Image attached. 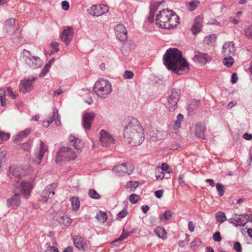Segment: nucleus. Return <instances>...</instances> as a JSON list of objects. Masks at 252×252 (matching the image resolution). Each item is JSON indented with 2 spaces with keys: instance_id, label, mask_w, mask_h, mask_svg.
I'll return each instance as SVG.
<instances>
[{
  "instance_id": "1a4fd4ad",
  "label": "nucleus",
  "mask_w": 252,
  "mask_h": 252,
  "mask_svg": "<svg viewBox=\"0 0 252 252\" xmlns=\"http://www.w3.org/2000/svg\"><path fill=\"white\" fill-rule=\"evenodd\" d=\"M181 94L180 90L173 89L167 97V106L169 111L173 112L177 108V103Z\"/></svg>"
},
{
  "instance_id": "cd10ccee",
  "label": "nucleus",
  "mask_w": 252,
  "mask_h": 252,
  "mask_svg": "<svg viewBox=\"0 0 252 252\" xmlns=\"http://www.w3.org/2000/svg\"><path fill=\"white\" fill-rule=\"evenodd\" d=\"M206 128L204 126L201 124H197L195 126V135L196 136L201 138H205V131Z\"/></svg>"
},
{
  "instance_id": "864d4df0",
  "label": "nucleus",
  "mask_w": 252,
  "mask_h": 252,
  "mask_svg": "<svg viewBox=\"0 0 252 252\" xmlns=\"http://www.w3.org/2000/svg\"><path fill=\"white\" fill-rule=\"evenodd\" d=\"M131 233H126L125 232L124 229L123 230V233L121 234L119 238L116 239L115 241L117 242L119 241L123 240L124 239L128 237L130 234Z\"/></svg>"
},
{
  "instance_id": "2eb2a0df",
  "label": "nucleus",
  "mask_w": 252,
  "mask_h": 252,
  "mask_svg": "<svg viewBox=\"0 0 252 252\" xmlns=\"http://www.w3.org/2000/svg\"><path fill=\"white\" fill-rule=\"evenodd\" d=\"M35 79V78L33 77L30 79L22 81L20 84V91L23 93L31 92L33 88V84Z\"/></svg>"
},
{
  "instance_id": "9b49d317",
  "label": "nucleus",
  "mask_w": 252,
  "mask_h": 252,
  "mask_svg": "<svg viewBox=\"0 0 252 252\" xmlns=\"http://www.w3.org/2000/svg\"><path fill=\"white\" fill-rule=\"evenodd\" d=\"M39 149L35 152L33 162L36 164L41 163L44 154L48 151V146L41 140H39Z\"/></svg>"
},
{
  "instance_id": "f8f14e48",
  "label": "nucleus",
  "mask_w": 252,
  "mask_h": 252,
  "mask_svg": "<svg viewBox=\"0 0 252 252\" xmlns=\"http://www.w3.org/2000/svg\"><path fill=\"white\" fill-rule=\"evenodd\" d=\"M108 11V7L105 4L94 5L88 9L90 14L97 17L106 13Z\"/></svg>"
},
{
  "instance_id": "e433bc0d",
  "label": "nucleus",
  "mask_w": 252,
  "mask_h": 252,
  "mask_svg": "<svg viewBox=\"0 0 252 252\" xmlns=\"http://www.w3.org/2000/svg\"><path fill=\"white\" fill-rule=\"evenodd\" d=\"M127 188L130 189L129 191H134L139 186L138 181H130L127 183Z\"/></svg>"
},
{
  "instance_id": "dca6fc26",
  "label": "nucleus",
  "mask_w": 252,
  "mask_h": 252,
  "mask_svg": "<svg viewBox=\"0 0 252 252\" xmlns=\"http://www.w3.org/2000/svg\"><path fill=\"white\" fill-rule=\"evenodd\" d=\"M57 187L55 184H51L47 186L43 190L41 196L40 201L43 203H47L49 198H51L54 194L53 189Z\"/></svg>"
},
{
  "instance_id": "052dcab7",
  "label": "nucleus",
  "mask_w": 252,
  "mask_h": 252,
  "mask_svg": "<svg viewBox=\"0 0 252 252\" xmlns=\"http://www.w3.org/2000/svg\"><path fill=\"white\" fill-rule=\"evenodd\" d=\"M54 121L53 118L52 117L49 118L47 121H45L43 122V126L44 127H48L49 125Z\"/></svg>"
},
{
  "instance_id": "2f4dec72",
  "label": "nucleus",
  "mask_w": 252,
  "mask_h": 252,
  "mask_svg": "<svg viewBox=\"0 0 252 252\" xmlns=\"http://www.w3.org/2000/svg\"><path fill=\"white\" fill-rule=\"evenodd\" d=\"M70 201L71 202L72 209L74 211L78 210L80 207V201L79 199L76 197H72L70 199Z\"/></svg>"
},
{
  "instance_id": "a19ab883",
  "label": "nucleus",
  "mask_w": 252,
  "mask_h": 252,
  "mask_svg": "<svg viewBox=\"0 0 252 252\" xmlns=\"http://www.w3.org/2000/svg\"><path fill=\"white\" fill-rule=\"evenodd\" d=\"M184 116L183 115L180 114L177 117V119L175 122L174 126L175 128H178L180 127L181 125V122L183 121Z\"/></svg>"
},
{
  "instance_id": "4d7b16f0",
  "label": "nucleus",
  "mask_w": 252,
  "mask_h": 252,
  "mask_svg": "<svg viewBox=\"0 0 252 252\" xmlns=\"http://www.w3.org/2000/svg\"><path fill=\"white\" fill-rule=\"evenodd\" d=\"M51 47H52V49L51 50V53H54L55 52H57L59 51V43L57 42H52L51 43Z\"/></svg>"
},
{
  "instance_id": "f704fd0d",
  "label": "nucleus",
  "mask_w": 252,
  "mask_h": 252,
  "mask_svg": "<svg viewBox=\"0 0 252 252\" xmlns=\"http://www.w3.org/2000/svg\"><path fill=\"white\" fill-rule=\"evenodd\" d=\"M0 102L2 106H5L6 104L5 92L2 88H0Z\"/></svg>"
},
{
  "instance_id": "37998d69",
  "label": "nucleus",
  "mask_w": 252,
  "mask_h": 252,
  "mask_svg": "<svg viewBox=\"0 0 252 252\" xmlns=\"http://www.w3.org/2000/svg\"><path fill=\"white\" fill-rule=\"evenodd\" d=\"M139 199L140 196L138 195L135 193H132L130 194L129 196V201L132 204L136 203Z\"/></svg>"
},
{
  "instance_id": "f03ea898",
  "label": "nucleus",
  "mask_w": 252,
  "mask_h": 252,
  "mask_svg": "<svg viewBox=\"0 0 252 252\" xmlns=\"http://www.w3.org/2000/svg\"><path fill=\"white\" fill-rule=\"evenodd\" d=\"M124 137L133 146L140 145L144 140V129L137 119L127 118L125 120Z\"/></svg>"
},
{
  "instance_id": "4c0bfd02",
  "label": "nucleus",
  "mask_w": 252,
  "mask_h": 252,
  "mask_svg": "<svg viewBox=\"0 0 252 252\" xmlns=\"http://www.w3.org/2000/svg\"><path fill=\"white\" fill-rule=\"evenodd\" d=\"M52 118H53L54 121L55 122V124L57 126H60L61 125V121L59 118L58 111L56 109L54 110Z\"/></svg>"
},
{
  "instance_id": "a878e982",
  "label": "nucleus",
  "mask_w": 252,
  "mask_h": 252,
  "mask_svg": "<svg viewBox=\"0 0 252 252\" xmlns=\"http://www.w3.org/2000/svg\"><path fill=\"white\" fill-rule=\"evenodd\" d=\"M15 24V19L13 18H10L7 20L4 24L3 31L6 33H10L12 32L14 30V28H13V26Z\"/></svg>"
},
{
  "instance_id": "bb28decb",
  "label": "nucleus",
  "mask_w": 252,
  "mask_h": 252,
  "mask_svg": "<svg viewBox=\"0 0 252 252\" xmlns=\"http://www.w3.org/2000/svg\"><path fill=\"white\" fill-rule=\"evenodd\" d=\"M31 132V129L28 128L23 131H20L17 135L15 136L14 138V141H18L21 140L23 138L26 137Z\"/></svg>"
},
{
  "instance_id": "b1692460",
  "label": "nucleus",
  "mask_w": 252,
  "mask_h": 252,
  "mask_svg": "<svg viewBox=\"0 0 252 252\" xmlns=\"http://www.w3.org/2000/svg\"><path fill=\"white\" fill-rule=\"evenodd\" d=\"M69 140L79 152L82 151L84 147V144L77 136L71 134L69 136Z\"/></svg>"
},
{
  "instance_id": "f3484780",
  "label": "nucleus",
  "mask_w": 252,
  "mask_h": 252,
  "mask_svg": "<svg viewBox=\"0 0 252 252\" xmlns=\"http://www.w3.org/2000/svg\"><path fill=\"white\" fill-rule=\"evenodd\" d=\"M115 34L117 38L120 41H125L127 38V30L126 27L122 24H118L114 28Z\"/></svg>"
},
{
  "instance_id": "603ef678",
  "label": "nucleus",
  "mask_w": 252,
  "mask_h": 252,
  "mask_svg": "<svg viewBox=\"0 0 252 252\" xmlns=\"http://www.w3.org/2000/svg\"><path fill=\"white\" fill-rule=\"evenodd\" d=\"M172 216L173 213L171 211H165L163 213L164 218L166 220H170Z\"/></svg>"
},
{
  "instance_id": "72a5a7b5",
  "label": "nucleus",
  "mask_w": 252,
  "mask_h": 252,
  "mask_svg": "<svg viewBox=\"0 0 252 252\" xmlns=\"http://www.w3.org/2000/svg\"><path fill=\"white\" fill-rule=\"evenodd\" d=\"M155 175L157 180H161L164 177V173L159 167H157L155 169Z\"/></svg>"
},
{
  "instance_id": "393cba45",
  "label": "nucleus",
  "mask_w": 252,
  "mask_h": 252,
  "mask_svg": "<svg viewBox=\"0 0 252 252\" xmlns=\"http://www.w3.org/2000/svg\"><path fill=\"white\" fill-rule=\"evenodd\" d=\"M202 23V18L199 16L196 17L191 28V31L193 34L196 35L201 31Z\"/></svg>"
},
{
  "instance_id": "5fc2aeb1",
  "label": "nucleus",
  "mask_w": 252,
  "mask_h": 252,
  "mask_svg": "<svg viewBox=\"0 0 252 252\" xmlns=\"http://www.w3.org/2000/svg\"><path fill=\"white\" fill-rule=\"evenodd\" d=\"M213 239L216 242H220L221 240L220 233L219 231H217L214 233Z\"/></svg>"
},
{
  "instance_id": "39448f33",
  "label": "nucleus",
  "mask_w": 252,
  "mask_h": 252,
  "mask_svg": "<svg viewBox=\"0 0 252 252\" xmlns=\"http://www.w3.org/2000/svg\"><path fill=\"white\" fill-rule=\"evenodd\" d=\"M32 188L33 185L31 181L26 180H17L15 183L14 190L27 200L31 196Z\"/></svg>"
},
{
  "instance_id": "6e6d98bb",
  "label": "nucleus",
  "mask_w": 252,
  "mask_h": 252,
  "mask_svg": "<svg viewBox=\"0 0 252 252\" xmlns=\"http://www.w3.org/2000/svg\"><path fill=\"white\" fill-rule=\"evenodd\" d=\"M199 2L197 1H191L189 3V6L188 7L190 11H193L194 10L197 6L198 5Z\"/></svg>"
},
{
  "instance_id": "de8ad7c7",
  "label": "nucleus",
  "mask_w": 252,
  "mask_h": 252,
  "mask_svg": "<svg viewBox=\"0 0 252 252\" xmlns=\"http://www.w3.org/2000/svg\"><path fill=\"white\" fill-rule=\"evenodd\" d=\"M32 141H28L26 143H23L21 145L22 148L24 151H29L32 148Z\"/></svg>"
},
{
  "instance_id": "774afa93",
  "label": "nucleus",
  "mask_w": 252,
  "mask_h": 252,
  "mask_svg": "<svg viewBox=\"0 0 252 252\" xmlns=\"http://www.w3.org/2000/svg\"><path fill=\"white\" fill-rule=\"evenodd\" d=\"M163 190L162 189L158 190L155 192V196L158 198H161L163 195Z\"/></svg>"
},
{
  "instance_id": "7ed1b4c3",
  "label": "nucleus",
  "mask_w": 252,
  "mask_h": 252,
  "mask_svg": "<svg viewBox=\"0 0 252 252\" xmlns=\"http://www.w3.org/2000/svg\"><path fill=\"white\" fill-rule=\"evenodd\" d=\"M179 17L172 10L163 9L156 14L157 25L163 29H170L177 26Z\"/></svg>"
},
{
  "instance_id": "c9c22d12",
  "label": "nucleus",
  "mask_w": 252,
  "mask_h": 252,
  "mask_svg": "<svg viewBox=\"0 0 252 252\" xmlns=\"http://www.w3.org/2000/svg\"><path fill=\"white\" fill-rule=\"evenodd\" d=\"M96 218L100 222L104 223L107 220V214L105 213L99 212L97 213Z\"/></svg>"
},
{
  "instance_id": "423d86ee",
  "label": "nucleus",
  "mask_w": 252,
  "mask_h": 252,
  "mask_svg": "<svg viewBox=\"0 0 252 252\" xmlns=\"http://www.w3.org/2000/svg\"><path fill=\"white\" fill-rule=\"evenodd\" d=\"M21 59L32 69L38 68L43 64L42 61L38 57L32 55L29 51L26 49L23 50Z\"/></svg>"
},
{
  "instance_id": "e2e57ef3",
  "label": "nucleus",
  "mask_w": 252,
  "mask_h": 252,
  "mask_svg": "<svg viewBox=\"0 0 252 252\" xmlns=\"http://www.w3.org/2000/svg\"><path fill=\"white\" fill-rule=\"evenodd\" d=\"M127 214V211L126 209H124L121 211H120L119 214H118V216L120 218H125Z\"/></svg>"
},
{
  "instance_id": "338daca9",
  "label": "nucleus",
  "mask_w": 252,
  "mask_h": 252,
  "mask_svg": "<svg viewBox=\"0 0 252 252\" xmlns=\"http://www.w3.org/2000/svg\"><path fill=\"white\" fill-rule=\"evenodd\" d=\"M69 7V4L68 1H63L62 2V9L64 10H67L68 9Z\"/></svg>"
},
{
  "instance_id": "6e6552de",
  "label": "nucleus",
  "mask_w": 252,
  "mask_h": 252,
  "mask_svg": "<svg viewBox=\"0 0 252 252\" xmlns=\"http://www.w3.org/2000/svg\"><path fill=\"white\" fill-rule=\"evenodd\" d=\"M32 171V169L31 168L29 170L28 168H22L16 165H12L9 167L8 176L11 180H13L15 183L16 181L21 180L22 176L30 173Z\"/></svg>"
},
{
  "instance_id": "4be33fe9",
  "label": "nucleus",
  "mask_w": 252,
  "mask_h": 252,
  "mask_svg": "<svg viewBox=\"0 0 252 252\" xmlns=\"http://www.w3.org/2000/svg\"><path fill=\"white\" fill-rule=\"evenodd\" d=\"M193 60L195 62L205 64L210 62L212 61V58L206 53L197 52L193 57Z\"/></svg>"
},
{
  "instance_id": "c756f323",
  "label": "nucleus",
  "mask_w": 252,
  "mask_h": 252,
  "mask_svg": "<svg viewBox=\"0 0 252 252\" xmlns=\"http://www.w3.org/2000/svg\"><path fill=\"white\" fill-rule=\"evenodd\" d=\"M58 221L61 224L68 226L71 223V219H70L67 216H62L60 217Z\"/></svg>"
},
{
  "instance_id": "a211bd4d",
  "label": "nucleus",
  "mask_w": 252,
  "mask_h": 252,
  "mask_svg": "<svg viewBox=\"0 0 252 252\" xmlns=\"http://www.w3.org/2000/svg\"><path fill=\"white\" fill-rule=\"evenodd\" d=\"M19 193H15L11 197L6 200V204L8 208L17 209L21 204V198Z\"/></svg>"
},
{
  "instance_id": "58836bf2",
  "label": "nucleus",
  "mask_w": 252,
  "mask_h": 252,
  "mask_svg": "<svg viewBox=\"0 0 252 252\" xmlns=\"http://www.w3.org/2000/svg\"><path fill=\"white\" fill-rule=\"evenodd\" d=\"M89 195L91 198L94 199H98L101 197L100 195L94 189H91L89 191Z\"/></svg>"
},
{
  "instance_id": "ea45409f",
  "label": "nucleus",
  "mask_w": 252,
  "mask_h": 252,
  "mask_svg": "<svg viewBox=\"0 0 252 252\" xmlns=\"http://www.w3.org/2000/svg\"><path fill=\"white\" fill-rule=\"evenodd\" d=\"M50 62L49 63H47L45 65L43 68L42 69L41 73L39 75L40 77H43L49 71L50 66H51V63Z\"/></svg>"
},
{
  "instance_id": "c85d7f7f",
  "label": "nucleus",
  "mask_w": 252,
  "mask_h": 252,
  "mask_svg": "<svg viewBox=\"0 0 252 252\" xmlns=\"http://www.w3.org/2000/svg\"><path fill=\"white\" fill-rule=\"evenodd\" d=\"M155 233L159 238L164 240L166 238V232L163 227L158 226L155 229Z\"/></svg>"
},
{
  "instance_id": "8fccbe9b",
  "label": "nucleus",
  "mask_w": 252,
  "mask_h": 252,
  "mask_svg": "<svg viewBox=\"0 0 252 252\" xmlns=\"http://www.w3.org/2000/svg\"><path fill=\"white\" fill-rule=\"evenodd\" d=\"M123 76L125 79H131L133 77L134 73L131 71L126 70L124 72Z\"/></svg>"
},
{
  "instance_id": "0eeeda50",
  "label": "nucleus",
  "mask_w": 252,
  "mask_h": 252,
  "mask_svg": "<svg viewBox=\"0 0 252 252\" xmlns=\"http://www.w3.org/2000/svg\"><path fill=\"white\" fill-rule=\"evenodd\" d=\"M76 157V154L71 148L63 147L59 149L57 154L56 162L57 163H60L62 161L73 160Z\"/></svg>"
},
{
  "instance_id": "69168bd1",
  "label": "nucleus",
  "mask_w": 252,
  "mask_h": 252,
  "mask_svg": "<svg viewBox=\"0 0 252 252\" xmlns=\"http://www.w3.org/2000/svg\"><path fill=\"white\" fill-rule=\"evenodd\" d=\"M7 91L8 93V95H9L13 99H15L16 97V95L13 93L12 91L11 88L10 87H8L7 89Z\"/></svg>"
},
{
  "instance_id": "20e7f679",
  "label": "nucleus",
  "mask_w": 252,
  "mask_h": 252,
  "mask_svg": "<svg viewBox=\"0 0 252 252\" xmlns=\"http://www.w3.org/2000/svg\"><path fill=\"white\" fill-rule=\"evenodd\" d=\"M93 91L99 98H107L112 92L111 83L108 80L99 79L95 83Z\"/></svg>"
},
{
  "instance_id": "f257e3e1",
  "label": "nucleus",
  "mask_w": 252,
  "mask_h": 252,
  "mask_svg": "<svg viewBox=\"0 0 252 252\" xmlns=\"http://www.w3.org/2000/svg\"><path fill=\"white\" fill-rule=\"evenodd\" d=\"M163 59L166 68L179 75L189 69L188 63L182 57L181 51L177 48H170L167 49L163 55Z\"/></svg>"
},
{
  "instance_id": "473e14b6",
  "label": "nucleus",
  "mask_w": 252,
  "mask_h": 252,
  "mask_svg": "<svg viewBox=\"0 0 252 252\" xmlns=\"http://www.w3.org/2000/svg\"><path fill=\"white\" fill-rule=\"evenodd\" d=\"M232 57L233 56L224 57L223 63L224 64V65L229 67L233 65L234 61L232 58Z\"/></svg>"
},
{
  "instance_id": "0e129e2a",
  "label": "nucleus",
  "mask_w": 252,
  "mask_h": 252,
  "mask_svg": "<svg viewBox=\"0 0 252 252\" xmlns=\"http://www.w3.org/2000/svg\"><path fill=\"white\" fill-rule=\"evenodd\" d=\"M46 252H59V251L55 247L49 246L46 249Z\"/></svg>"
},
{
  "instance_id": "aec40b11",
  "label": "nucleus",
  "mask_w": 252,
  "mask_h": 252,
  "mask_svg": "<svg viewBox=\"0 0 252 252\" xmlns=\"http://www.w3.org/2000/svg\"><path fill=\"white\" fill-rule=\"evenodd\" d=\"M234 43L228 42L224 43L222 49V54L224 57L233 56L235 54Z\"/></svg>"
},
{
  "instance_id": "bf43d9fd",
  "label": "nucleus",
  "mask_w": 252,
  "mask_h": 252,
  "mask_svg": "<svg viewBox=\"0 0 252 252\" xmlns=\"http://www.w3.org/2000/svg\"><path fill=\"white\" fill-rule=\"evenodd\" d=\"M156 12V9H155L153 7H152L150 10V14L148 20L150 22H152L153 21L154 15Z\"/></svg>"
},
{
  "instance_id": "c03bdc74",
  "label": "nucleus",
  "mask_w": 252,
  "mask_h": 252,
  "mask_svg": "<svg viewBox=\"0 0 252 252\" xmlns=\"http://www.w3.org/2000/svg\"><path fill=\"white\" fill-rule=\"evenodd\" d=\"M216 188L219 194L222 196L224 193V186L221 183H218L216 185Z\"/></svg>"
},
{
  "instance_id": "09e8293b",
  "label": "nucleus",
  "mask_w": 252,
  "mask_h": 252,
  "mask_svg": "<svg viewBox=\"0 0 252 252\" xmlns=\"http://www.w3.org/2000/svg\"><path fill=\"white\" fill-rule=\"evenodd\" d=\"M160 168L162 169V171H166L168 174L173 172L172 169L166 163H162Z\"/></svg>"
},
{
  "instance_id": "6ab92c4d",
  "label": "nucleus",
  "mask_w": 252,
  "mask_h": 252,
  "mask_svg": "<svg viewBox=\"0 0 252 252\" xmlns=\"http://www.w3.org/2000/svg\"><path fill=\"white\" fill-rule=\"evenodd\" d=\"M73 35V30L71 27H67L62 32L61 38L66 45H68L72 40Z\"/></svg>"
},
{
  "instance_id": "ddd939ff",
  "label": "nucleus",
  "mask_w": 252,
  "mask_h": 252,
  "mask_svg": "<svg viewBox=\"0 0 252 252\" xmlns=\"http://www.w3.org/2000/svg\"><path fill=\"white\" fill-rule=\"evenodd\" d=\"M246 214H234L233 217L228 219V222L235 226H244L248 222Z\"/></svg>"
},
{
  "instance_id": "13d9d810",
  "label": "nucleus",
  "mask_w": 252,
  "mask_h": 252,
  "mask_svg": "<svg viewBox=\"0 0 252 252\" xmlns=\"http://www.w3.org/2000/svg\"><path fill=\"white\" fill-rule=\"evenodd\" d=\"M233 248L237 252H241L242 251L241 245L239 242L234 243Z\"/></svg>"
},
{
  "instance_id": "680f3d73",
  "label": "nucleus",
  "mask_w": 252,
  "mask_h": 252,
  "mask_svg": "<svg viewBox=\"0 0 252 252\" xmlns=\"http://www.w3.org/2000/svg\"><path fill=\"white\" fill-rule=\"evenodd\" d=\"M178 182L180 186H185L186 185V183L184 180V177L183 174H181L179 175L178 177Z\"/></svg>"
},
{
  "instance_id": "7c9ffc66",
  "label": "nucleus",
  "mask_w": 252,
  "mask_h": 252,
  "mask_svg": "<svg viewBox=\"0 0 252 252\" xmlns=\"http://www.w3.org/2000/svg\"><path fill=\"white\" fill-rule=\"evenodd\" d=\"M216 220L221 223L226 220L227 218L224 213L219 211L216 214Z\"/></svg>"
},
{
  "instance_id": "49530a36",
  "label": "nucleus",
  "mask_w": 252,
  "mask_h": 252,
  "mask_svg": "<svg viewBox=\"0 0 252 252\" xmlns=\"http://www.w3.org/2000/svg\"><path fill=\"white\" fill-rule=\"evenodd\" d=\"M13 42L18 43L21 39V34L19 32H15L11 37Z\"/></svg>"
},
{
  "instance_id": "4468645a",
  "label": "nucleus",
  "mask_w": 252,
  "mask_h": 252,
  "mask_svg": "<svg viewBox=\"0 0 252 252\" xmlns=\"http://www.w3.org/2000/svg\"><path fill=\"white\" fill-rule=\"evenodd\" d=\"M100 141L103 147L110 146L114 143V137L105 130H101L99 132Z\"/></svg>"
},
{
  "instance_id": "412c9836",
  "label": "nucleus",
  "mask_w": 252,
  "mask_h": 252,
  "mask_svg": "<svg viewBox=\"0 0 252 252\" xmlns=\"http://www.w3.org/2000/svg\"><path fill=\"white\" fill-rule=\"evenodd\" d=\"M94 117L95 114L92 112L86 113L83 115L82 125L85 129H90L91 124Z\"/></svg>"
},
{
  "instance_id": "9d476101",
  "label": "nucleus",
  "mask_w": 252,
  "mask_h": 252,
  "mask_svg": "<svg viewBox=\"0 0 252 252\" xmlns=\"http://www.w3.org/2000/svg\"><path fill=\"white\" fill-rule=\"evenodd\" d=\"M134 167L130 163H123L116 166L113 171L118 176H123L126 174L129 175L132 174Z\"/></svg>"
},
{
  "instance_id": "79ce46f5",
  "label": "nucleus",
  "mask_w": 252,
  "mask_h": 252,
  "mask_svg": "<svg viewBox=\"0 0 252 252\" xmlns=\"http://www.w3.org/2000/svg\"><path fill=\"white\" fill-rule=\"evenodd\" d=\"M245 35L248 38L252 39V25L247 26L244 30Z\"/></svg>"
},
{
  "instance_id": "a18cd8bd",
  "label": "nucleus",
  "mask_w": 252,
  "mask_h": 252,
  "mask_svg": "<svg viewBox=\"0 0 252 252\" xmlns=\"http://www.w3.org/2000/svg\"><path fill=\"white\" fill-rule=\"evenodd\" d=\"M10 137V135L8 133H4L0 130V144L3 143L4 141L7 140Z\"/></svg>"
},
{
  "instance_id": "5701e85b",
  "label": "nucleus",
  "mask_w": 252,
  "mask_h": 252,
  "mask_svg": "<svg viewBox=\"0 0 252 252\" xmlns=\"http://www.w3.org/2000/svg\"><path fill=\"white\" fill-rule=\"evenodd\" d=\"M73 243L75 247L80 250L85 251L87 248L86 241L80 236H75L73 237Z\"/></svg>"
},
{
  "instance_id": "3c124183",
  "label": "nucleus",
  "mask_w": 252,
  "mask_h": 252,
  "mask_svg": "<svg viewBox=\"0 0 252 252\" xmlns=\"http://www.w3.org/2000/svg\"><path fill=\"white\" fill-rule=\"evenodd\" d=\"M200 241L198 239H195L190 243V248L193 250H195L198 246Z\"/></svg>"
}]
</instances>
